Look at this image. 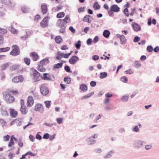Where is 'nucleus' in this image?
<instances>
[{
	"label": "nucleus",
	"mask_w": 159,
	"mask_h": 159,
	"mask_svg": "<svg viewBox=\"0 0 159 159\" xmlns=\"http://www.w3.org/2000/svg\"><path fill=\"white\" fill-rule=\"evenodd\" d=\"M14 135H12L11 137L10 140L8 144L9 147H11L12 145H14L15 143L14 142Z\"/></svg>",
	"instance_id": "obj_31"
},
{
	"label": "nucleus",
	"mask_w": 159,
	"mask_h": 159,
	"mask_svg": "<svg viewBox=\"0 0 159 159\" xmlns=\"http://www.w3.org/2000/svg\"><path fill=\"white\" fill-rule=\"evenodd\" d=\"M85 8V7H80L78 9V11L79 13L81 12H83L84 11Z\"/></svg>",
	"instance_id": "obj_57"
},
{
	"label": "nucleus",
	"mask_w": 159,
	"mask_h": 159,
	"mask_svg": "<svg viewBox=\"0 0 159 159\" xmlns=\"http://www.w3.org/2000/svg\"><path fill=\"white\" fill-rule=\"evenodd\" d=\"M69 30L71 31V32L73 34H74L75 33L76 30L75 29H74L73 27L70 26L69 27Z\"/></svg>",
	"instance_id": "obj_60"
},
{
	"label": "nucleus",
	"mask_w": 159,
	"mask_h": 159,
	"mask_svg": "<svg viewBox=\"0 0 159 159\" xmlns=\"http://www.w3.org/2000/svg\"><path fill=\"white\" fill-rule=\"evenodd\" d=\"M61 20L65 24H66V25L68 23L70 22L71 21L70 16L69 15L66 16L65 18L63 19H61Z\"/></svg>",
	"instance_id": "obj_19"
},
{
	"label": "nucleus",
	"mask_w": 159,
	"mask_h": 159,
	"mask_svg": "<svg viewBox=\"0 0 159 159\" xmlns=\"http://www.w3.org/2000/svg\"><path fill=\"white\" fill-rule=\"evenodd\" d=\"M64 69L67 72L72 73V71L70 70V67L68 66H65L64 67Z\"/></svg>",
	"instance_id": "obj_46"
},
{
	"label": "nucleus",
	"mask_w": 159,
	"mask_h": 159,
	"mask_svg": "<svg viewBox=\"0 0 159 159\" xmlns=\"http://www.w3.org/2000/svg\"><path fill=\"white\" fill-rule=\"evenodd\" d=\"M107 72H101L100 73V78L101 79H103L107 77Z\"/></svg>",
	"instance_id": "obj_33"
},
{
	"label": "nucleus",
	"mask_w": 159,
	"mask_h": 159,
	"mask_svg": "<svg viewBox=\"0 0 159 159\" xmlns=\"http://www.w3.org/2000/svg\"><path fill=\"white\" fill-rule=\"evenodd\" d=\"M2 9L0 11V16H2L4 15L5 12L6 11V9L0 7Z\"/></svg>",
	"instance_id": "obj_41"
},
{
	"label": "nucleus",
	"mask_w": 159,
	"mask_h": 159,
	"mask_svg": "<svg viewBox=\"0 0 159 159\" xmlns=\"http://www.w3.org/2000/svg\"><path fill=\"white\" fill-rule=\"evenodd\" d=\"M2 4L8 6L10 3V0H2Z\"/></svg>",
	"instance_id": "obj_43"
},
{
	"label": "nucleus",
	"mask_w": 159,
	"mask_h": 159,
	"mask_svg": "<svg viewBox=\"0 0 159 159\" xmlns=\"http://www.w3.org/2000/svg\"><path fill=\"white\" fill-rule=\"evenodd\" d=\"M120 80L122 82L124 83H126L128 80V78L126 76H123L120 78Z\"/></svg>",
	"instance_id": "obj_45"
},
{
	"label": "nucleus",
	"mask_w": 159,
	"mask_h": 159,
	"mask_svg": "<svg viewBox=\"0 0 159 159\" xmlns=\"http://www.w3.org/2000/svg\"><path fill=\"white\" fill-rule=\"evenodd\" d=\"M3 97L6 101L8 103H11L15 100L14 97L11 96L8 92L3 93Z\"/></svg>",
	"instance_id": "obj_2"
},
{
	"label": "nucleus",
	"mask_w": 159,
	"mask_h": 159,
	"mask_svg": "<svg viewBox=\"0 0 159 159\" xmlns=\"http://www.w3.org/2000/svg\"><path fill=\"white\" fill-rule=\"evenodd\" d=\"M40 19L41 17L40 16L39 14H37L35 16L34 20H36L37 21H38Z\"/></svg>",
	"instance_id": "obj_61"
},
{
	"label": "nucleus",
	"mask_w": 159,
	"mask_h": 159,
	"mask_svg": "<svg viewBox=\"0 0 159 159\" xmlns=\"http://www.w3.org/2000/svg\"><path fill=\"white\" fill-rule=\"evenodd\" d=\"M42 11L43 14H44L46 13L47 11L48 8L47 5L45 4L42 5H41Z\"/></svg>",
	"instance_id": "obj_21"
},
{
	"label": "nucleus",
	"mask_w": 159,
	"mask_h": 159,
	"mask_svg": "<svg viewBox=\"0 0 159 159\" xmlns=\"http://www.w3.org/2000/svg\"><path fill=\"white\" fill-rule=\"evenodd\" d=\"M43 65H38V70L41 72H43L45 71L46 70L45 68L43 67Z\"/></svg>",
	"instance_id": "obj_38"
},
{
	"label": "nucleus",
	"mask_w": 159,
	"mask_h": 159,
	"mask_svg": "<svg viewBox=\"0 0 159 159\" xmlns=\"http://www.w3.org/2000/svg\"><path fill=\"white\" fill-rule=\"evenodd\" d=\"M24 61L25 63L28 66H29L30 64V60L27 57H25L24 59Z\"/></svg>",
	"instance_id": "obj_37"
},
{
	"label": "nucleus",
	"mask_w": 159,
	"mask_h": 159,
	"mask_svg": "<svg viewBox=\"0 0 159 159\" xmlns=\"http://www.w3.org/2000/svg\"><path fill=\"white\" fill-rule=\"evenodd\" d=\"M153 50V48L152 46L149 45L147 46V50L148 52H152V51Z\"/></svg>",
	"instance_id": "obj_48"
},
{
	"label": "nucleus",
	"mask_w": 159,
	"mask_h": 159,
	"mask_svg": "<svg viewBox=\"0 0 159 159\" xmlns=\"http://www.w3.org/2000/svg\"><path fill=\"white\" fill-rule=\"evenodd\" d=\"M51 101H46L44 102V103L46 105V107L47 108H49L51 106Z\"/></svg>",
	"instance_id": "obj_39"
},
{
	"label": "nucleus",
	"mask_w": 159,
	"mask_h": 159,
	"mask_svg": "<svg viewBox=\"0 0 159 159\" xmlns=\"http://www.w3.org/2000/svg\"><path fill=\"white\" fill-rule=\"evenodd\" d=\"M90 18H92L89 15H86L84 17L83 21L85 22L90 23H91L92 20H90Z\"/></svg>",
	"instance_id": "obj_20"
},
{
	"label": "nucleus",
	"mask_w": 159,
	"mask_h": 159,
	"mask_svg": "<svg viewBox=\"0 0 159 159\" xmlns=\"http://www.w3.org/2000/svg\"><path fill=\"white\" fill-rule=\"evenodd\" d=\"M10 4L8 5V6H9L11 7H14L16 5V3L13 1H11L10 0Z\"/></svg>",
	"instance_id": "obj_52"
},
{
	"label": "nucleus",
	"mask_w": 159,
	"mask_h": 159,
	"mask_svg": "<svg viewBox=\"0 0 159 159\" xmlns=\"http://www.w3.org/2000/svg\"><path fill=\"white\" fill-rule=\"evenodd\" d=\"M34 101L32 96H29L27 98V106L28 107H31L34 104Z\"/></svg>",
	"instance_id": "obj_10"
},
{
	"label": "nucleus",
	"mask_w": 159,
	"mask_h": 159,
	"mask_svg": "<svg viewBox=\"0 0 159 159\" xmlns=\"http://www.w3.org/2000/svg\"><path fill=\"white\" fill-rule=\"evenodd\" d=\"M57 25L60 28L59 30L60 33H63L65 31L66 25L61 20V19H59L57 20Z\"/></svg>",
	"instance_id": "obj_1"
},
{
	"label": "nucleus",
	"mask_w": 159,
	"mask_h": 159,
	"mask_svg": "<svg viewBox=\"0 0 159 159\" xmlns=\"http://www.w3.org/2000/svg\"><path fill=\"white\" fill-rule=\"evenodd\" d=\"M64 81L67 84H69L71 82L70 78L66 76L64 78Z\"/></svg>",
	"instance_id": "obj_34"
},
{
	"label": "nucleus",
	"mask_w": 159,
	"mask_h": 159,
	"mask_svg": "<svg viewBox=\"0 0 159 159\" xmlns=\"http://www.w3.org/2000/svg\"><path fill=\"white\" fill-rule=\"evenodd\" d=\"M12 49L10 54L14 56H16L18 55L20 53V49L19 47L16 45H13L12 47Z\"/></svg>",
	"instance_id": "obj_3"
},
{
	"label": "nucleus",
	"mask_w": 159,
	"mask_h": 159,
	"mask_svg": "<svg viewBox=\"0 0 159 159\" xmlns=\"http://www.w3.org/2000/svg\"><path fill=\"white\" fill-rule=\"evenodd\" d=\"M41 78L42 80L51 81H54L55 79V77L53 75H51L47 73H44L43 76H42Z\"/></svg>",
	"instance_id": "obj_4"
},
{
	"label": "nucleus",
	"mask_w": 159,
	"mask_h": 159,
	"mask_svg": "<svg viewBox=\"0 0 159 159\" xmlns=\"http://www.w3.org/2000/svg\"><path fill=\"white\" fill-rule=\"evenodd\" d=\"M17 120L18 121H16V123L18 126H20L21 125L22 120L21 119H17Z\"/></svg>",
	"instance_id": "obj_47"
},
{
	"label": "nucleus",
	"mask_w": 159,
	"mask_h": 159,
	"mask_svg": "<svg viewBox=\"0 0 159 159\" xmlns=\"http://www.w3.org/2000/svg\"><path fill=\"white\" fill-rule=\"evenodd\" d=\"M139 129L137 126H135V127L132 129V131L135 132H139Z\"/></svg>",
	"instance_id": "obj_55"
},
{
	"label": "nucleus",
	"mask_w": 159,
	"mask_h": 159,
	"mask_svg": "<svg viewBox=\"0 0 159 159\" xmlns=\"http://www.w3.org/2000/svg\"><path fill=\"white\" fill-rule=\"evenodd\" d=\"M140 39V38L138 36H136L134 37L133 41L134 43H137L138 42Z\"/></svg>",
	"instance_id": "obj_54"
},
{
	"label": "nucleus",
	"mask_w": 159,
	"mask_h": 159,
	"mask_svg": "<svg viewBox=\"0 0 159 159\" xmlns=\"http://www.w3.org/2000/svg\"><path fill=\"white\" fill-rule=\"evenodd\" d=\"M10 137V136L8 135H7L6 136H4L3 137L4 141H8Z\"/></svg>",
	"instance_id": "obj_58"
},
{
	"label": "nucleus",
	"mask_w": 159,
	"mask_h": 159,
	"mask_svg": "<svg viewBox=\"0 0 159 159\" xmlns=\"http://www.w3.org/2000/svg\"><path fill=\"white\" fill-rule=\"evenodd\" d=\"M124 13L126 16H129L128 10L127 8H125L124 10Z\"/></svg>",
	"instance_id": "obj_50"
},
{
	"label": "nucleus",
	"mask_w": 159,
	"mask_h": 159,
	"mask_svg": "<svg viewBox=\"0 0 159 159\" xmlns=\"http://www.w3.org/2000/svg\"><path fill=\"white\" fill-rule=\"evenodd\" d=\"M55 40L56 42L59 44L61 43L62 40L61 37L60 36H57L55 37Z\"/></svg>",
	"instance_id": "obj_28"
},
{
	"label": "nucleus",
	"mask_w": 159,
	"mask_h": 159,
	"mask_svg": "<svg viewBox=\"0 0 159 159\" xmlns=\"http://www.w3.org/2000/svg\"><path fill=\"white\" fill-rule=\"evenodd\" d=\"M0 79L2 81H3L5 80V77L4 74L2 73L0 75Z\"/></svg>",
	"instance_id": "obj_64"
},
{
	"label": "nucleus",
	"mask_w": 159,
	"mask_h": 159,
	"mask_svg": "<svg viewBox=\"0 0 159 159\" xmlns=\"http://www.w3.org/2000/svg\"><path fill=\"white\" fill-rule=\"evenodd\" d=\"M141 66V64L138 61H135L134 63V66L136 68H138Z\"/></svg>",
	"instance_id": "obj_44"
},
{
	"label": "nucleus",
	"mask_w": 159,
	"mask_h": 159,
	"mask_svg": "<svg viewBox=\"0 0 159 159\" xmlns=\"http://www.w3.org/2000/svg\"><path fill=\"white\" fill-rule=\"evenodd\" d=\"M24 78L22 75L16 76L13 78L12 79V82L14 83H17L18 82H22Z\"/></svg>",
	"instance_id": "obj_9"
},
{
	"label": "nucleus",
	"mask_w": 159,
	"mask_h": 159,
	"mask_svg": "<svg viewBox=\"0 0 159 159\" xmlns=\"http://www.w3.org/2000/svg\"><path fill=\"white\" fill-rule=\"evenodd\" d=\"M132 27L135 31L138 32L141 30V26L135 22H132Z\"/></svg>",
	"instance_id": "obj_11"
},
{
	"label": "nucleus",
	"mask_w": 159,
	"mask_h": 159,
	"mask_svg": "<svg viewBox=\"0 0 159 159\" xmlns=\"http://www.w3.org/2000/svg\"><path fill=\"white\" fill-rule=\"evenodd\" d=\"M10 30L11 33L16 34L18 33V31L17 30H16L15 28H13V27H10Z\"/></svg>",
	"instance_id": "obj_42"
},
{
	"label": "nucleus",
	"mask_w": 159,
	"mask_h": 159,
	"mask_svg": "<svg viewBox=\"0 0 159 159\" xmlns=\"http://www.w3.org/2000/svg\"><path fill=\"white\" fill-rule=\"evenodd\" d=\"M34 110L36 111H38L40 113H43L44 111V108L42 104L38 103L35 105Z\"/></svg>",
	"instance_id": "obj_7"
},
{
	"label": "nucleus",
	"mask_w": 159,
	"mask_h": 159,
	"mask_svg": "<svg viewBox=\"0 0 159 159\" xmlns=\"http://www.w3.org/2000/svg\"><path fill=\"white\" fill-rule=\"evenodd\" d=\"M10 49L9 47L0 48V53L1 52H6L8 51Z\"/></svg>",
	"instance_id": "obj_32"
},
{
	"label": "nucleus",
	"mask_w": 159,
	"mask_h": 159,
	"mask_svg": "<svg viewBox=\"0 0 159 159\" xmlns=\"http://www.w3.org/2000/svg\"><path fill=\"white\" fill-rule=\"evenodd\" d=\"M63 7V6L61 5H59L56 7L55 8V10L56 11H58L60 10Z\"/></svg>",
	"instance_id": "obj_59"
},
{
	"label": "nucleus",
	"mask_w": 159,
	"mask_h": 159,
	"mask_svg": "<svg viewBox=\"0 0 159 159\" xmlns=\"http://www.w3.org/2000/svg\"><path fill=\"white\" fill-rule=\"evenodd\" d=\"M10 114L12 118H15L18 114L17 112L15 111L14 109H10Z\"/></svg>",
	"instance_id": "obj_17"
},
{
	"label": "nucleus",
	"mask_w": 159,
	"mask_h": 159,
	"mask_svg": "<svg viewBox=\"0 0 159 159\" xmlns=\"http://www.w3.org/2000/svg\"><path fill=\"white\" fill-rule=\"evenodd\" d=\"M92 42L93 41L92 39L91 38H89L87 40L86 43L89 46L92 44Z\"/></svg>",
	"instance_id": "obj_53"
},
{
	"label": "nucleus",
	"mask_w": 159,
	"mask_h": 159,
	"mask_svg": "<svg viewBox=\"0 0 159 159\" xmlns=\"http://www.w3.org/2000/svg\"><path fill=\"white\" fill-rule=\"evenodd\" d=\"M7 32V30L4 29L0 28V33L2 34H4Z\"/></svg>",
	"instance_id": "obj_51"
},
{
	"label": "nucleus",
	"mask_w": 159,
	"mask_h": 159,
	"mask_svg": "<svg viewBox=\"0 0 159 159\" xmlns=\"http://www.w3.org/2000/svg\"><path fill=\"white\" fill-rule=\"evenodd\" d=\"M65 14L64 12H62L58 13L56 16L57 18H61L64 16Z\"/></svg>",
	"instance_id": "obj_36"
},
{
	"label": "nucleus",
	"mask_w": 159,
	"mask_h": 159,
	"mask_svg": "<svg viewBox=\"0 0 159 159\" xmlns=\"http://www.w3.org/2000/svg\"><path fill=\"white\" fill-rule=\"evenodd\" d=\"M26 106L21 107L20 111L22 114L25 115L27 113L28 111H26Z\"/></svg>",
	"instance_id": "obj_26"
},
{
	"label": "nucleus",
	"mask_w": 159,
	"mask_h": 159,
	"mask_svg": "<svg viewBox=\"0 0 159 159\" xmlns=\"http://www.w3.org/2000/svg\"><path fill=\"white\" fill-rule=\"evenodd\" d=\"M79 58L76 56H72L69 60L70 64L73 65L76 62L79 60Z\"/></svg>",
	"instance_id": "obj_12"
},
{
	"label": "nucleus",
	"mask_w": 159,
	"mask_h": 159,
	"mask_svg": "<svg viewBox=\"0 0 159 159\" xmlns=\"http://www.w3.org/2000/svg\"><path fill=\"white\" fill-rule=\"evenodd\" d=\"M120 43L121 44H124L125 43V36L122 35L120 36Z\"/></svg>",
	"instance_id": "obj_30"
},
{
	"label": "nucleus",
	"mask_w": 159,
	"mask_h": 159,
	"mask_svg": "<svg viewBox=\"0 0 159 159\" xmlns=\"http://www.w3.org/2000/svg\"><path fill=\"white\" fill-rule=\"evenodd\" d=\"M129 97V95L128 94H126L123 96L121 97L120 100L123 102H126L128 101Z\"/></svg>",
	"instance_id": "obj_29"
},
{
	"label": "nucleus",
	"mask_w": 159,
	"mask_h": 159,
	"mask_svg": "<svg viewBox=\"0 0 159 159\" xmlns=\"http://www.w3.org/2000/svg\"><path fill=\"white\" fill-rule=\"evenodd\" d=\"M110 34V31L107 30H104L103 33V35L106 38L109 37Z\"/></svg>",
	"instance_id": "obj_27"
},
{
	"label": "nucleus",
	"mask_w": 159,
	"mask_h": 159,
	"mask_svg": "<svg viewBox=\"0 0 159 159\" xmlns=\"http://www.w3.org/2000/svg\"><path fill=\"white\" fill-rule=\"evenodd\" d=\"M15 156V154L10 152L8 155V157L10 159H12Z\"/></svg>",
	"instance_id": "obj_49"
},
{
	"label": "nucleus",
	"mask_w": 159,
	"mask_h": 159,
	"mask_svg": "<svg viewBox=\"0 0 159 159\" xmlns=\"http://www.w3.org/2000/svg\"><path fill=\"white\" fill-rule=\"evenodd\" d=\"M146 144V142L144 141L141 140H137L134 143V146L136 148H140L143 145Z\"/></svg>",
	"instance_id": "obj_8"
},
{
	"label": "nucleus",
	"mask_w": 159,
	"mask_h": 159,
	"mask_svg": "<svg viewBox=\"0 0 159 159\" xmlns=\"http://www.w3.org/2000/svg\"><path fill=\"white\" fill-rule=\"evenodd\" d=\"M19 67L20 66L19 64H15L11 66L10 67L9 69L11 71H13L18 69Z\"/></svg>",
	"instance_id": "obj_25"
},
{
	"label": "nucleus",
	"mask_w": 159,
	"mask_h": 159,
	"mask_svg": "<svg viewBox=\"0 0 159 159\" xmlns=\"http://www.w3.org/2000/svg\"><path fill=\"white\" fill-rule=\"evenodd\" d=\"M152 147V144L146 145L145 146L144 148L146 150H148L150 149Z\"/></svg>",
	"instance_id": "obj_56"
},
{
	"label": "nucleus",
	"mask_w": 159,
	"mask_h": 159,
	"mask_svg": "<svg viewBox=\"0 0 159 159\" xmlns=\"http://www.w3.org/2000/svg\"><path fill=\"white\" fill-rule=\"evenodd\" d=\"M120 9V8L116 5L114 4L111 6L110 11L117 12L119 11Z\"/></svg>",
	"instance_id": "obj_14"
},
{
	"label": "nucleus",
	"mask_w": 159,
	"mask_h": 159,
	"mask_svg": "<svg viewBox=\"0 0 159 159\" xmlns=\"http://www.w3.org/2000/svg\"><path fill=\"white\" fill-rule=\"evenodd\" d=\"M80 89L84 92H85L88 90V87L85 84H82L80 86Z\"/></svg>",
	"instance_id": "obj_24"
},
{
	"label": "nucleus",
	"mask_w": 159,
	"mask_h": 159,
	"mask_svg": "<svg viewBox=\"0 0 159 159\" xmlns=\"http://www.w3.org/2000/svg\"><path fill=\"white\" fill-rule=\"evenodd\" d=\"M63 63L62 62H60L54 65L52 67V69L55 70L56 69H59L62 67Z\"/></svg>",
	"instance_id": "obj_23"
},
{
	"label": "nucleus",
	"mask_w": 159,
	"mask_h": 159,
	"mask_svg": "<svg viewBox=\"0 0 159 159\" xmlns=\"http://www.w3.org/2000/svg\"><path fill=\"white\" fill-rule=\"evenodd\" d=\"M49 134L48 133H45L43 135V138L44 139H48L49 138Z\"/></svg>",
	"instance_id": "obj_62"
},
{
	"label": "nucleus",
	"mask_w": 159,
	"mask_h": 159,
	"mask_svg": "<svg viewBox=\"0 0 159 159\" xmlns=\"http://www.w3.org/2000/svg\"><path fill=\"white\" fill-rule=\"evenodd\" d=\"M49 19L50 17L48 16L45 17L40 23L41 27L43 28H45L48 27Z\"/></svg>",
	"instance_id": "obj_5"
},
{
	"label": "nucleus",
	"mask_w": 159,
	"mask_h": 159,
	"mask_svg": "<svg viewBox=\"0 0 159 159\" xmlns=\"http://www.w3.org/2000/svg\"><path fill=\"white\" fill-rule=\"evenodd\" d=\"M93 7L94 8L95 10H97L100 8V6L98 4V2H95L94 4Z\"/></svg>",
	"instance_id": "obj_35"
},
{
	"label": "nucleus",
	"mask_w": 159,
	"mask_h": 159,
	"mask_svg": "<svg viewBox=\"0 0 159 159\" xmlns=\"http://www.w3.org/2000/svg\"><path fill=\"white\" fill-rule=\"evenodd\" d=\"M30 56L33 57V59L34 61H37L39 59V56L38 54L35 52H32L30 53Z\"/></svg>",
	"instance_id": "obj_18"
},
{
	"label": "nucleus",
	"mask_w": 159,
	"mask_h": 159,
	"mask_svg": "<svg viewBox=\"0 0 159 159\" xmlns=\"http://www.w3.org/2000/svg\"><path fill=\"white\" fill-rule=\"evenodd\" d=\"M11 65V62H7L3 64L0 66V68L2 70H4Z\"/></svg>",
	"instance_id": "obj_16"
},
{
	"label": "nucleus",
	"mask_w": 159,
	"mask_h": 159,
	"mask_svg": "<svg viewBox=\"0 0 159 159\" xmlns=\"http://www.w3.org/2000/svg\"><path fill=\"white\" fill-rule=\"evenodd\" d=\"M81 41L78 40L75 44V47L77 49H79L81 46Z\"/></svg>",
	"instance_id": "obj_40"
},
{
	"label": "nucleus",
	"mask_w": 159,
	"mask_h": 159,
	"mask_svg": "<svg viewBox=\"0 0 159 159\" xmlns=\"http://www.w3.org/2000/svg\"><path fill=\"white\" fill-rule=\"evenodd\" d=\"M34 73H33V75L35 80V81L39 80V77L40 76V74L36 70L34 69Z\"/></svg>",
	"instance_id": "obj_13"
},
{
	"label": "nucleus",
	"mask_w": 159,
	"mask_h": 159,
	"mask_svg": "<svg viewBox=\"0 0 159 159\" xmlns=\"http://www.w3.org/2000/svg\"><path fill=\"white\" fill-rule=\"evenodd\" d=\"M49 62L48 58L46 57L43 59L38 63V65H45Z\"/></svg>",
	"instance_id": "obj_15"
},
{
	"label": "nucleus",
	"mask_w": 159,
	"mask_h": 159,
	"mask_svg": "<svg viewBox=\"0 0 159 159\" xmlns=\"http://www.w3.org/2000/svg\"><path fill=\"white\" fill-rule=\"evenodd\" d=\"M40 92L43 96H46L49 93V90L48 87H46L44 84L41 85Z\"/></svg>",
	"instance_id": "obj_6"
},
{
	"label": "nucleus",
	"mask_w": 159,
	"mask_h": 159,
	"mask_svg": "<svg viewBox=\"0 0 159 159\" xmlns=\"http://www.w3.org/2000/svg\"><path fill=\"white\" fill-rule=\"evenodd\" d=\"M62 120H63L62 118H57V122L58 124H61L62 122Z\"/></svg>",
	"instance_id": "obj_63"
},
{
	"label": "nucleus",
	"mask_w": 159,
	"mask_h": 159,
	"mask_svg": "<svg viewBox=\"0 0 159 159\" xmlns=\"http://www.w3.org/2000/svg\"><path fill=\"white\" fill-rule=\"evenodd\" d=\"M114 153L113 151L111 150L108 152L107 155L104 156L103 157L104 159L110 158L112 157V155H113Z\"/></svg>",
	"instance_id": "obj_22"
}]
</instances>
